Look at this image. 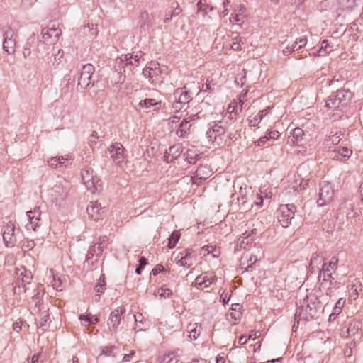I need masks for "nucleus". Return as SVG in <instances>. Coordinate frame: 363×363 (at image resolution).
Masks as SVG:
<instances>
[{
  "label": "nucleus",
  "instance_id": "dca6fc26",
  "mask_svg": "<svg viewBox=\"0 0 363 363\" xmlns=\"http://www.w3.org/2000/svg\"><path fill=\"white\" fill-rule=\"evenodd\" d=\"M15 228V225L12 221L8 222L4 226L3 240L7 247H12L16 243V238L14 234Z\"/></svg>",
  "mask_w": 363,
  "mask_h": 363
},
{
  "label": "nucleus",
  "instance_id": "49530a36",
  "mask_svg": "<svg viewBox=\"0 0 363 363\" xmlns=\"http://www.w3.org/2000/svg\"><path fill=\"white\" fill-rule=\"evenodd\" d=\"M79 320L83 322V324L85 326L89 325L91 324H96L99 320L98 318L96 316L89 317L85 315H81L79 316Z\"/></svg>",
  "mask_w": 363,
  "mask_h": 363
},
{
  "label": "nucleus",
  "instance_id": "7ed1b4c3",
  "mask_svg": "<svg viewBox=\"0 0 363 363\" xmlns=\"http://www.w3.org/2000/svg\"><path fill=\"white\" fill-rule=\"evenodd\" d=\"M143 74L154 86L160 85L164 81L162 71L157 62H150L148 63L143 69Z\"/></svg>",
  "mask_w": 363,
  "mask_h": 363
},
{
  "label": "nucleus",
  "instance_id": "a19ab883",
  "mask_svg": "<svg viewBox=\"0 0 363 363\" xmlns=\"http://www.w3.org/2000/svg\"><path fill=\"white\" fill-rule=\"evenodd\" d=\"M189 330V337L191 339L196 340L200 335L201 333V326L196 325H189L188 327Z\"/></svg>",
  "mask_w": 363,
  "mask_h": 363
},
{
  "label": "nucleus",
  "instance_id": "1a4fd4ad",
  "mask_svg": "<svg viewBox=\"0 0 363 363\" xmlns=\"http://www.w3.org/2000/svg\"><path fill=\"white\" fill-rule=\"evenodd\" d=\"M16 283L19 286L20 284L22 285L26 293L30 290V287H26V285H30L33 279V275L30 271L26 269L23 266L16 268Z\"/></svg>",
  "mask_w": 363,
  "mask_h": 363
},
{
  "label": "nucleus",
  "instance_id": "69168bd1",
  "mask_svg": "<svg viewBox=\"0 0 363 363\" xmlns=\"http://www.w3.org/2000/svg\"><path fill=\"white\" fill-rule=\"evenodd\" d=\"M213 247L212 245H204L201 247V255H203V256H206V255H208L210 252H213Z\"/></svg>",
  "mask_w": 363,
  "mask_h": 363
},
{
  "label": "nucleus",
  "instance_id": "f257e3e1",
  "mask_svg": "<svg viewBox=\"0 0 363 363\" xmlns=\"http://www.w3.org/2000/svg\"><path fill=\"white\" fill-rule=\"evenodd\" d=\"M306 305H301L297 308L295 313V323L292 330L295 331L298 327L301 321H308L314 319L317 315L318 306L315 301H313L312 296L307 297V301L304 303Z\"/></svg>",
  "mask_w": 363,
  "mask_h": 363
},
{
  "label": "nucleus",
  "instance_id": "8fccbe9b",
  "mask_svg": "<svg viewBox=\"0 0 363 363\" xmlns=\"http://www.w3.org/2000/svg\"><path fill=\"white\" fill-rule=\"evenodd\" d=\"M82 33L85 35H89L90 37L96 36L97 34V30L96 28H95L94 24L88 25L87 26H84L82 28Z\"/></svg>",
  "mask_w": 363,
  "mask_h": 363
},
{
  "label": "nucleus",
  "instance_id": "412c9836",
  "mask_svg": "<svg viewBox=\"0 0 363 363\" xmlns=\"http://www.w3.org/2000/svg\"><path fill=\"white\" fill-rule=\"evenodd\" d=\"M343 107H345V106L340 101L339 97L336 93L331 94L328 97L323 106L326 111H341Z\"/></svg>",
  "mask_w": 363,
  "mask_h": 363
},
{
  "label": "nucleus",
  "instance_id": "cd10ccee",
  "mask_svg": "<svg viewBox=\"0 0 363 363\" xmlns=\"http://www.w3.org/2000/svg\"><path fill=\"white\" fill-rule=\"evenodd\" d=\"M184 156L189 163L195 164L201 158V153L199 150L192 147L186 151Z\"/></svg>",
  "mask_w": 363,
  "mask_h": 363
},
{
  "label": "nucleus",
  "instance_id": "de8ad7c7",
  "mask_svg": "<svg viewBox=\"0 0 363 363\" xmlns=\"http://www.w3.org/2000/svg\"><path fill=\"white\" fill-rule=\"evenodd\" d=\"M108 238L101 236L99 238V241L96 243L98 247V253H102L104 250L107 247Z\"/></svg>",
  "mask_w": 363,
  "mask_h": 363
},
{
  "label": "nucleus",
  "instance_id": "4c0bfd02",
  "mask_svg": "<svg viewBox=\"0 0 363 363\" xmlns=\"http://www.w3.org/2000/svg\"><path fill=\"white\" fill-rule=\"evenodd\" d=\"M257 261V258L254 256L250 255V257L246 255H243L241 258V266L242 267H250L252 264H254Z\"/></svg>",
  "mask_w": 363,
  "mask_h": 363
},
{
  "label": "nucleus",
  "instance_id": "680f3d73",
  "mask_svg": "<svg viewBox=\"0 0 363 363\" xmlns=\"http://www.w3.org/2000/svg\"><path fill=\"white\" fill-rule=\"evenodd\" d=\"M140 18L142 19H143L144 21H147V23L145 22H144L143 24H141V26H140L141 28H145V27L147 26V28H148L149 27L151 26V23H150V21H149L150 16L147 11H144L143 13H142Z\"/></svg>",
  "mask_w": 363,
  "mask_h": 363
},
{
  "label": "nucleus",
  "instance_id": "ea45409f",
  "mask_svg": "<svg viewBox=\"0 0 363 363\" xmlns=\"http://www.w3.org/2000/svg\"><path fill=\"white\" fill-rule=\"evenodd\" d=\"M307 44V39L306 36H302L296 39V41L293 43L291 45L292 48L294 49V50L298 51V50L301 49L303 47L306 46Z\"/></svg>",
  "mask_w": 363,
  "mask_h": 363
},
{
  "label": "nucleus",
  "instance_id": "20e7f679",
  "mask_svg": "<svg viewBox=\"0 0 363 363\" xmlns=\"http://www.w3.org/2000/svg\"><path fill=\"white\" fill-rule=\"evenodd\" d=\"M226 131L227 128L225 123L224 124L220 121H215L207 130L206 137L209 142L212 143H216L218 145H220L223 142Z\"/></svg>",
  "mask_w": 363,
  "mask_h": 363
},
{
  "label": "nucleus",
  "instance_id": "7c9ffc66",
  "mask_svg": "<svg viewBox=\"0 0 363 363\" xmlns=\"http://www.w3.org/2000/svg\"><path fill=\"white\" fill-rule=\"evenodd\" d=\"M194 175L196 176V178H197V180H206L211 175V171L207 166L201 165L197 168Z\"/></svg>",
  "mask_w": 363,
  "mask_h": 363
},
{
  "label": "nucleus",
  "instance_id": "f3484780",
  "mask_svg": "<svg viewBox=\"0 0 363 363\" xmlns=\"http://www.w3.org/2000/svg\"><path fill=\"white\" fill-rule=\"evenodd\" d=\"M61 34L62 31L59 28H43L41 30L43 42L47 45L53 44L57 42Z\"/></svg>",
  "mask_w": 363,
  "mask_h": 363
},
{
  "label": "nucleus",
  "instance_id": "4468645a",
  "mask_svg": "<svg viewBox=\"0 0 363 363\" xmlns=\"http://www.w3.org/2000/svg\"><path fill=\"white\" fill-rule=\"evenodd\" d=\"M216 281V277L214 273L211 272H205L198 276L194 281V285L198 289H203L208 287Z\"/></svg>",
  "mask_w": 363,
  "mask_h": 363
},
{
  "label": "nucleus",
  "instance_id": "4be33fe9",
  "mask_svg": "<svg viewBox=\"0 0 363 363\" xmlns=\"http://www.w3.org/2000/svg\"><path fill=\"white\" fill-rule=\"evenodd\" d=\"M343 107H345V106L340 101L339 97L336 93L331 94L328 97L323 106L326 111H341Z\"/></svg>",
  "mask_w": 363,
  "mask_h": 363
},
{
  "label": "nucleus",
  "instance_id": "3c124183",
  "mask_svg": "<svg viewBox=\"0 0 363 363\" xmlns=\"http://www.w3.org/2000/svg\"><path fill=\"white\" fill-rule=\"evenodd\" d=\"M118 350V348L114 346H107L102 349L101 353L100 355H104V356H115L116 351Z\"/></svg>",
  "mask_w": 363,
  "mask_h": 363
},
{
  "label": "nucleus",
  "instance_id": "5fc2aeb1",
  "mask_svg": "<svg viewBox=\"0 0 363 363\" xmlns=\"http://www.w3.org/2000/svg\"><path fill=\"white\" fill-rule=\"evenodd\" d=\"M98 247L96 244H94L93 246H91L87 253L86 255V261H89V259H92L94 256H96L99 257L102 253H98Z\"/></svg>",
  "mask_w": 363,
  "mask_h": 363
},
{
  "label": "nucleus",
  "instance_id": "c756f323",
  "mask_svg": "<svg viewBox=\"0 0 363 363\" xmlns=\"http://www.w3.org/2000/svg\"><path fill=\"white\" fill-rule=\"evenodd\" d=\"M70 159L71 158H69L68 157H64L63 156L53 157L48 161V163L50 167L57 168L62 167V165H66L65 163H68Z\"/></svg>",
  "mask_w": 363,
  "mask_h": 363
},
{
  "label": "nucleus",
  "instance_id": "6e6d98bb",
  "mask_svg": "<svg viewBox=\"0 0 363 363\" xmlns=\"http://www.w3.org/2000/svg\"><path fill=\"white\" fill-rule=\"evenodd\" d=\"M157 294L160 297L166 298H169L172 296V291L169 288L162 286L160 289H158Z\"/></svg>",
  "mask_w": 363,
  "mask_h": 363
},
{
  "label": "nucleus",
  "instance_id": "338daca9",
  "mask_svg": "<svg viewBox=\"0 0 363 363\" xmlns=\"http://www.w3.org/2000/svg\"><path fill=\"white\" fill-rule=\"evenodd\" d=\"M38 360H40L42 362L44 360V358H43V354L40 352H39L38 354L33 355V357L31 358L30 362H29V360H28V363H37Z\"/></svg>",
  "mask_w": 363,
  "mask_h": 363
},
{
  "label": "nucleus",
  "instance_id": "f8f14e48",
  "mask_svg": "<svg viewBox=\"0 0 363 363\" xmlns=\"http://www.w3.org/2000/svg\"><path fill=\"white\" fill-rule=\"evenodd\" d=\"M33 293L30 305L32 307V313H38L41 311L40 306L43 304V296L44 295L43 286L38 284H35Z\"/></svg>",
  "mask_w": 363,
  "mask_h": 363
},
{
  "label": "nucleus",
  "instance_id": "5701e85b",
  "mask_svg": "<svg viewBox=\"0 0 363 363\" xmlns=\"http://www.w3.org/2000/svg\"><path fill=\"white\" fill-rule=\"evenodd\" d=\"M343 107H345V106L340 101L339 97L336 93L331 94L328 97L323 106L326 111H341Z\"/></svg>",
  "mask_w": 363,
  "mask_h": 363
},
{
  "label": "nucleus",
  "instance_id": "c9c22d12",
  "mask_svg": "<svg viewBox=\"0 0 363 363\" xmlns=\"http://www.w3.org/2000/svg\"><path fill=\"white\" fill-rule=\"evenodd\" d=\"M178 351L179 350L160 355L158 357L157 361L160 363H169L175 357L178 356Z\"/></svg>",
  "mask_w": 363,
  "mask_h": 363
},
{
  "label": "nucleus",
  "instance_id": "72a5a7b5",
  "mask_svg": "<svg viewBox=\"0 0 363 363\" xmlns=\"http://www.w3.org/2000/svg\"><path fill=\"white\" fill-rule=\"evenodd\" d=\"M189 120L184 119L179 125L178 130L176 131V135L179 138H184L188 131L190 130L191 125H189Z\"/></svg>",
  "mask_w": 363,
  "mask_h": 363
},
{
  "label": "nucleus",
  "instance_id": "79ce46f5",
  "mask_svg": "<svg viewBox=\"0 0 363 363\" xmlns=\"http://www.w3.org/2000/svg\"><path fill=\"white\" fill-rule=\"evenodd\" d=\"M245 18V15L243 12H238L237 9H234L230 21L233 23H242L244 22Z\"/></svg>",
  "mask_w": 363,
  "mask_h": 363
},
{
  "label": "nucleus",
  "instance_id": "393cba45",
  "mask_svg": "<svg viewBox=\"0 0 363 363\" xmlns=\"http://www.w3.org/2000/svg\"><path fill=\"white\" fill-rule=\"evenodd\" d=\"M352 151L344 147H338L330 152V157L336 160H345L350 157Z\"/></svg>",
  "mask_w": 363,
  "mask_h": 363
},
{
  "label": "nucleus",
  "instance_id": "bf43d9fd",
  "mask_svg": "<svg viewBox=\"0 0 363 363\" xmlns=\"http://www.w3.org/2000/svg\"><path fill=\"white\" fill-rule=\"evenodd\" d=\"M64 52L62 50H58L57 53L55 55L53 66L57 67L61 62V59L63 57Z\"/></svg>",
  "mask_w": 363,
  "mask_h": 363
},
{
  "label": "nucleus",
  "instance_id": "f704fd0d",
  "mask_svg": "<svg viewBox=\"0 0 363 363\" xmlns=\"http://www.w3.org/2000/svg\"><path fill=\"white\" fill-rule=\"evenodd\" d=\"M337 96L339 97L340 101L342 102V104L345 106V107L348 104L352 99V93L348 90H338L336 92Z\"/></svg>",
  "mask_w": 363,
  "mask_h": 363
},
{
  "label": "nucleus",
  "instance_id": "f03ea898",
  "mask_svg": "<svg viewBox=\"0 0 363 363\" xmlns=\"http://www.w3.org/2000/svg\"><path fill=\"white\" fill-rule=\"evenodd\" d=\"M337 260L333 257L328 263H324L322 266V270H319V279L323 275V281L319 287V291H324L326 295L329 294L332 285L333 272L336 268Z\"/></svg>",
  "mask_w": 363,
  "mask_h": 363
},
{
  "label": "nucleus",
  "instance_id": "e2e57ef3",
  "mask_svg": "<svg viewBox=\"0 0 363 363\" xmlns=\"http://www.w3.org/2000/svg\"><path fill=\"white\" fill-rule=\"evenodd\" d=\"M198 11H203L205 13H208V6L203 4L201 0H199L197 3Z\"/></svg>",
  "mask_w": 363,
  "mask_h": 363
},
{
  "label": "nucleus",
  "instance_id": "2f4dec72",
  "mask_svg": "<svg viewBox=\"0 0 363 363\" xmlns=\"http://www.w3.org/2000/svg\"><path fill=\"white\" fill-rule=\"evenodd\" d=\"M345 303V300L343 298H340L335 303V307L333 308V313L329 315L328 320L330 322L333 321L337 316L342 312V307Z\"/></svg>",
  "mask_w": 363,
  "mask_h": 363
},
{
  "label": "nucleus",
  "instance_id": "0eeeda50",
  "mask_svg": "<svg viewBox=\"0 0 363 363\" xmlns=\"http://www.w3.org/2000/svg\"><path fill=\"white\" fill-rule=\"evenodd\" d=\"M278 211L279 222L282 227H288L294 217L296 206L294 204L281 205Z\"/></svg>",
  "mask_w": 363,
  "mask_h": 363
},
{
  "label": "nucleus",
  "instance_id": "6e6552de",
  "mask_svg": "<svg viewBox=\"0 0 363 363\" xmlns=\"http://www.w3.org/2000/svg\"><path fill=\"white\" fill-rule=\"evenodd\" d=\"M94 71L95 68L91 64L84 65L78 77L77 87L86 89L91 83V76Z\"/></svg>",
  "mask_w": 363,
  "mask_h": 363
},
{
  "label": "nucleus",
  "instance_id": "a878e982",
  "mask_svg": "<svg viewBox=\"0 0 363 363\" xmlns=\"http://www.w3.org/2000/svg\"><path fill=\"white\" fill-rule=\"evenodd\" d=\"M161 106V101H158L156 99H145L141 100L138 104L140 109H147L151 107H155L154 111L160 109Z\"/></svg>",
  "mask_w": 363,
  "mask_h": 363
},
{
  "label": "nucleus",
  "instance_id": "58836bf2",
  "mask_svg": "<svg viewBox=\"0 0 363 363\" xmlns=\"http://www.w3.org/2000/svg\"><path fill=\"white\" fill-rule=\"evenodd\" d=\"M28 328V325L23 322L21 319H18L13 324V329L17 333L21 331H26Z\"/></svg>",
  "mask_w": 363,
  "mask_h": 363
},
{
  "label": "nucleus",
  "instance_id": "473e14b6",
  "mask_svg": "<svg viewBox=\"0 0 363 363\" xmlns=\"http://www.w3.org/2000/svg\"><path fill=\"white\" fill-rule=\"evenodd\" d=\"M141 58L140 52L139 54L133 55V54L125 55L124 60L121 59V61L125 62V65H135L138 66Z\"/></svg>",
  "mask_w": 363,
  "mask_h": 363
},
{
  "label": "nucleus",
  "instance_id": "bb28decb",
  "mask_svg": "<svg viewBox=\"0 0 363 363\" xmlns=\"http://www.w3.org/2000/svg\"><path fill=\"white\" fill-rule=\"evenodd\" d=\"M181 258L178 260L177 264L182 267L189 268L193 264V259L191 257V250L189 249L185 250L181 253Z\"/></svg>",
  "mask_w": 363,
  "mask_h": 363
},
{
  "label": "nucleus",
  "instance_id": "b1692460",
  "mask_svg": "<svg viewBox=\"0 0 363 363\" xmlns=\"http://www.w3.org/2000/svg\"><path fill=\"white\" fill-rule=\"evenodd\" d=\"M182 152V148L180 145H174L167 150L164 155V160L167 162H171L179 157Z\"/></svg>",
  "mask_w": 363,
  "mask_h": 363
},
{
  "label": "nucleus",
  "instance_id": "4d7b16f0",
  "mask_svg": "<svg viewBox=\"0 0 363 363\" xmlns=\"http://www.w3.org/2000/svg\"><path fill=\"white\" fill-rule=\"evenodd\" d=\"M262 121V116L256 115L255 116H250L248 118L249 125L251 127L257 126Z\"/></svg>",
  "mask_w": 363,
  "mask_h": 363
},
{
  "label": "nucleus",
  "instance_id": "774afa93",
  "mask_svg": "<svg viewBox=\"0 0 363 363\" xmlns=\"http://www.w3.org/2000/svg\"><path fill=\"white\" fill-rule=\"evenodd\" d=\"M164 270V268L161 264H157L155 266V267L152 270V274L153 276L157 275L159 273L163 272Z\"/></svg>",
  "mask_w": 363,
  "mask_h": 363
},
{
  "label": "nucleus",
  "instance_id": "6ab92c4d",
  "mask_svg": "<svg viewBox=\"0 0 363 363\" xmlns=\"http://www.w3.org/2000/svg\"><path fill=\"white\" fill-rule=\"evenodd\" d=\"M86 212L91 220H98L102 218L104 211L99 203L91 201L86 207Z\"/></svg>",
  "mask_w": 363,
  "mask_h": 363
},
{
  "label": "nucleus",
  "instance_id": "423d86ee",
  "mask_svg": "<svg viewBox=\"0 0 363 363\" xmlns=\"http://www.w3.org/2000/svg\"><path fill=\"white\" fill-rule=\"evenodd\" d=\"M69 189V182L63 178H60L51 189V196L56 202L63 201L67 197Z\"/></svg>",
  "mask_w": 363,
  "mask_h": 363
},
{
  "label": "nucleus",
  "instance_id": "9d476101",
  "mask_svg": "<svg viewBox=\"0 0 363 363\" xmlns=\"http://www.w3.org/2000/svg\"><path fill=\"white\" fill-rule=\"evenodd\" d=\"M319 186V201H323L321 203H319V206L329 203L333 197L334 190L331 184L328 182L323 181Z\"/></svg>",
  "mask_w": 363,
  "mask_h": 363
},
{
  "label": "nucleus",
  "instance_id": "c85d7f7f",
  "mask_svg": "<svg viewBox=\"0 0 363 363\" xmlns=\"http://www.w3.org/2000/svg\"><path fill=\"white\" fill-rule=\"evenodd\" d=\"M106 281H105V275L104 274H101L98 284L94 287V291L96 292L95 294V300L96 301H99L101 295L104 292L106 289Z\"/></svg>",
  "mask_w": 363,
  "mask_h": 363
},
{
  "label": "nucleus",
  "instance_id": "c03bdc74",
  "mask_svg": "<svg viewBox=\"0 0 363 363\" xmlns=\"http://www.w3.org/2000/svg\"><path fill=\"white\" fill-rule=\"evenodd\" d=\"M180 238V234L178 231H174L169 238L168 247L172 249L175 247Z\"/></svg>",
  "mask_w": 363,
  "mask_h": 363
},
{
  "label": "nucleus",
  "instance_id": "2eb2a0df",
  "mask_svg": "<svg viewBox=\"0 0 363 363\" xmlns=\"http://www.w3.org/2000/svg\"><path fill=\"white\" fill-rule=\"evenodd\" d=\"M125 309L123 307H119L113 311L108 319L107 325L111 332H116L121 321V316L124 314Z\"/></svg>",
  "mask_w": 363,
  "mask_h": 363
},
{
  "label": "nucleus",
  "instance_id": "0e129e2a",
  "mask_svg": "<svg viewBox=\"0 0 363 363\" xmlns=\"http://www.w3.org/2000/svg\"><path fill=\"white\" fill-rule=\"evenodd\" d=\"M356 333V325H352V324L347 328V335L345 336V338H350L354 335Z\"/></svg>",
  "mask_w": 363,
  "mask_h": 363
},
{
  "label": "nucleus",
  "instance_id": "a211bd4d",
  "mask_svg": "<svg viewBox=\"0 0 363 363\" xmlns=\"http://www.w3.org/2000/svg\"><path fill=\"white\" fill-rule=\"evenodd\" d=\"M13 31L8 28L4 33L3 49L8 55H12L15 52L16 39L13 38Z\"/></svg>",
  "mask_w": 363,
  "mask_h": 363
},
{
  "label": "nucleus",
  "instance_id": "9b49d317",
  "mask_svg": "<svg viewBox=\"0 0 363 363\" xmlns=\"http://www.w3.org/2000/svg\"><path fill=\"white\" fill-rule=\"evenodd\" d=\"M173 96L174 100L172 104V107L177 111L181 110L184 105L191 101V97L188 91H184L182 89H176Z\"/></svg>",
  "mask_w": 363,
  "mask_h": 363
},
{
  "label": "nucleus",
  "instance_id": "a18cd8bd",
  "mask_svg": "<svg viewBox=\"0 0 363 363\" xmlns=\"http://www.w3.org/2000/svg\"><path fill=\"white\" fill-rule=\"evenodd\" d=\"M241 311H230L228 313V317L230 318V322L232 325H235L238 320L241 319L242 317Z\"/></svg>",
  "mask_w": 363,
  "mask_h": 363
},
{
  "label": "nucleus",
  "instance_id": "aec40b11",
  "mask_svg": "<svg viewBox=\"0 0 363 363\" xmlns=\"http://www.w3.org/2000/svg\"><path fill=\"white\" fill-rule=\"evenodd\" d=\"M27 216L29 222L26 225V228L28 230L35 231L37 227L39 225L40 220V212L39 208H35L33 211L27 212Z\"/></svg>",
  "mask_w": 363,
  "mask_h": 363
},
{
  "label": "nucleus",
  "instance_id": "09e8293b",
  "mask_svg": "<svg viewBox=\"0 0 363 363\" xmlns=\"http://www.w3.org/2000/svg\"><path fill=\"white\" fill-rule=\"evenodd\" d=\"M337 4V0H324L320 3L322 10H332Z\"/></svg>",
  "mask_w": 363,
  "mask_h": 363
},
{
  "label": "nucleus",
  "instance_id": "052dcab7",
  "mask_svg": "<svg viewBox=\"0 0 363 363\" xmlns=\"http://www.w3.org/2000/svg\"><path fill=\"white\" fill-rule=\"evenodd\" d=\"M51 283L53 288L55 289L56 290H62V281L59 278L56 279L55 275H53V279Z\"/></svg>",
  "mask_w": 363,
  "mask_h": 363
},
{
  "label": "nucleus",
  "instance_id": "864d4df0",
  "mask_svg": "<svg viewBox=\"0 0 363 363\" xmlns=\"http://www.w3.org/2000/svg\"><path fill=\"white\" fill-rule=\"evenodd\" d=\"M261 337H262L261 332H259V331L253 332L252 331V332H251L250 334H249L248 336L242 335L240 337L239 340H242V339H244V338L245 339V340H255L256 339L261 338Z\"/></svg>",
  "mask_w": 363,
  "mask_h": 363
},
{
  "label": "nucleus",
  "instance_id": "37998d69",
  "mask_svg": "<svg viewBox=\"0 0 363 363\" xmlns=\"http://www.w3.org/2000/svg\"><path fill=\"white\" fill-rule=\"evenodd\" d=\"M333 50V47L330 45L327 40H324L321 43V47L319 48V56L325 55Z\"/></svg>",
  "mask_w": 363,
  "mask_h": 363
},
{
  "label": "nucleus",
  "instance_id": "ddd939ff",
  "mask_svg": "<svg viewBox=\"0 0 363 363\" xmlns=\"http://www.w3.org/2000/svg\"><path fill=\"white\" fill-rule=\"evenodd\" d=\"M109 154L111 157L118 166H121L125 162V156L124 154L125 149L122 144L120 143H115L112 144L108 148Z\"/></svg>",
  "mask_w": 363,
  "mask_h": 363
},
{
  "label": "nucleus",
  "instance_id": "e433bc0d",
  "mask_svg": "<svg viewBox=\"0 0 363 363\" xmlns=\"http://www.w3.org/2000/svg\"><path fill=\"white\" fill-rule=\"evenodd\" d=\"M340 140V134L335 133V134L329 136V138L325 140L324 145L328 148H330L332 145H337Z\"/></svg>",
  "mask_w": 363,
  "mask_h": 363
},
{
  "label": "nucleus",
  "instance_id": "603ef678",
  "mask_svg": "<svg viewBox=\"0 0 363 363\" xmlns=\"http://www.w3.org/2000/svg\"><path fill=\"white\" fill-rule=\"evenodd\" d=\"M35 242L33 240H24L21 245V249L23 252H28L34 248Z\"/></svg>",
  "mask_w": 363,
  "mask_h": 363
},
{
  "label": "nucleus",
  "instance_id": "13d9d810",
  "mask_svg": "<svg viewBox=\"0 0 363 363\" xmlns=\"http://www.w3.org/2000/svg\"><path fill=\"white\" fill-rule=\"evenodd\" d=\"M147 264V260L144 257H141L140 259H139V264L138 266L137 267V268L135 269V273L137 274H141V272L143 270V269L144 268V267Z\"/></svg>",
  "mask_w": 363,
  "mask_h": 363
},
{
  "label": "nucleus",
  "instance_id": "39448f33",
  "mask_svg": "<svg viewBox=\"0 0 363 363\" xmlns=\"http://www.w3.org/2000/svg\"><path fill=\"white\" fill-rule=\"evenodd\" d=\"M82 179L87 189L91 193L99 192L101 190L100 180L94 174L91 169H83L81 172Z\"/></svg>",
  "mask_w": 363,
  "mask_h": 363
}]
</instances>
